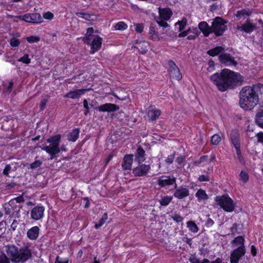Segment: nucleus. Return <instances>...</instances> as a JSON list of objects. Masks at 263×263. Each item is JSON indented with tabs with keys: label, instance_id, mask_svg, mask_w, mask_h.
Masks as SVG:
<instances>
[{
	"label": "nucleus",
	"instance_id": "obj_48",
	"mask_svg": "<svg viewBox=\"0 0 263 263\" xmlns=\"http://www.w3.org/2000/svg\"><path fill=\"white\" fill-rule=\"evenodd\" d=\"M0 263H10L9 259L4 253L0 254Z\"/></svg>",
	"mask_w": 263,
	"mask_h": 263
},
{
	"label": "nucleus",
	"instance_id": "obj_44",
	"mask_svg": "<svg viewBox=\"0 0 263 263\" xmlns=\"http://www.w3.org/2000/svg\"><path fill=\"white\" fill-rule=\"evenodd\" d=\"M76 15L78 17H82L83 18L85 19L86 20H90L91 18V17L92 16V15L88 14V13H85L82 12H77L76 13Z\"/></svg>",
	"mask_w": 263,
	"mask_h": 263
},
{
	"label": "nucleus",
	"instance_id": "obj_17",
	"mask_svg": "<svg viewBox=\"0 0 263 263\" xmlns=\"http://www.w3.org/2000/svg\"><path fill=\"white\" fill-rule=\"evenodd\" d=\"M145 152L141 147H139L135 153V160L141 163L145 160Z\"/></svg>",
	"mask_w": 263,
	"mask_h": 263
},
{
	"label": "nucleus",
	"instance_id": "obj_21",
	"mask_svg": "<svg viewBox=\"0 0 263 263\" xmlns=\"http://www.w3.org/2000/svg\"><path fill=\"white\" fill-rule=\"evenodd\" d=\"M230 137L231 141L234 147H240L239 134L236 130H233L231 132Z\"/></svg>",
	"mask_w": 263,
	"mask_h": 263
},
{
	"label": "nucleus",
	"instance_id": "obj_31",
	"mask_svg": "<svg viewBox=\"0 0 263 263\" xmlns=\"http://www.w3.org/2000/svg\"><path fill=\"white\" fill-rule=\"evenodd\" d=\"M148 43L145 41H140L136 47L142 54H145L147 51V45Z\"/></svg>",
	"mask_w": 263,
	"mask_h": 263
},
{
	"label": "nucleus",
	"instance_id": "obj_64",
	"mask_svg": "<svg viewBox=\"0 0 263 263\" xmlns=\"http://www.w3.org/2000/svg\"><path fill=\"white\" fill-rule=\"evenodd\" d=\"M60 257L59 256H58L56 257V259L55 260V263H68V260L66 259L64 261H62V260H60Z\"/></svg>",
	"mask_w": 263,
	"mask_h": 263
},
{
	"label": "nucleus",
	"instance_id": "obj_2",
	"mask_svg": "<svg viewBox=\"0 0 263 263\" xmlns=\"http://www.w3.org/2000/svg\"><path fill=\"white\" fill-rule=\"evenodd\" d=\"M259 98L255 89L251 86L243 87L239 92V105L246 110H251L258 103Z\"/></svg>",
	"mask_w": 263,
	"mask_h": 263
},
{
	"label": "nucleus",
	"instance_id": "obj_8",
	"mask_svg": "<svg viewBox=\"0 0 263 263\" xmlns=\"http://www.w3.org/2000/svg\"><path fill=\"white\" fill-rule=\"evenodd\" d=\"M150 170L149 165L142 164L134 168L132 173L136 177H142L146 176Z\"/></svg>",
	"mask_w": 263,
	"mask_h": 263
},
{
	"label": "nucleus",
	"instance_id": "obj_20",
	"mask_svg": "<svg viewBox=\"0 0 263 263\" xmlns=\"http://www.w3.org/2000/svg\"><path fill=\"white\" fill-rule=\"evenodd\" d=\"M8 204L11 207L10 209L12 210V215L13 216L18 218L22 206L16 205L14 200H10Z\"/></svg>",
	"mask_w": 263,
	"mask_h": 263
},
{
	"label": "nucleus",
	"instance_id": "obj_26",
	"mask_svg": "<svg viewBox=\"0 0 263 263\" xmlns=\"http://www.w3.org/2000/svg\"><path fill=\"white\" fill-rule=\"evenodd\" d=\"M175 181V178L168 177L165 179H159L158 181V184L161 187H164L166 185L173 184Z\"/></svg>",
	"mask_w": 263,
	"mask_h": 263
},
{
	"label": "nucleus",
	"instance_id": "obj_28",
	"mask_svg": "<svg viewBox=\"0 0 263 263\" xmlns=\"http://www.w3.org/2000/svg\"><path fill=\"white\" fill-rule=\"evenodd\" d=\"M245 239L242 236L235 237L232 241L233 245L238 248H245L244 246Z\"/></svg>",
	"mask_w": 263,
	"mask_h": 263
},
{
	"label": "nucleus",
	"instance_id": "obj_62",
	"mask_svg": "<svg viewBox=\"0 0 263 263\" xmlns=\"http://www.w3.org/2000/svg\"><path fill=\"white\" fill-rule=\"evenodd\" d=\"M198 180L201 182L208 181L210 180L209 176L204 175L200 176Z\"/></svg>",
	"mask_w": 263,
	"mask_h": 263
},
{
	"label": "nucleus",
	"instance_id": "obj_45",
	"mask_svg": "<svg viewBox=\"0 0 263 263\" xmlns=\"http://www.w3.org/2000/svg\"><path fill=\"white\" fill-rule=\"evenodd\" d=\"M42 161L41 160H35L34 162L30 164V167L31 169L36 168L40 167L42 165Z\"/></svg>",
	"mask_w": 263,
	"mask_h": 263
},
{
	"label": "nucleus",
	"instance_id": "obj_50",
	"mask_svg": "<svg viewBox=\"0 0 263 263\" xmlns=\"http://www.w3.org/2000/svg\"><path fill=\"white\" fill-rule=\"evenodd\" d=\"M10 44L13 47H17L20 44V41L15 38H12L10 40Z\"/></svg>",
	"mask_w": 263,
	"mask_h": 263
},
{
	"label": "nucleus",
	"instance_id": "obj_27",
	"mask_svg": "<svg viewBox=\"0 0 263 263\" xmlns=\"http://www.w3.org/2000/svg\"><path fill=\"white\" fill-rule=\"evenodd\" d=\"M80 134V129L75 128L69 133L68 135V140L72 142H75L78 138Z\"/></svg>",
	"mask_w": 263,
	"mask_h": 263
},
{
	"label": "nucleus",
	"instance_id": "obj_47",
	"mask_svg": "<svg viewBox=\"0 0 263 263\" xmlns=\"http://www.w3.org/2000/svg\"><path fill=\"white\" fill-rule=\"evenodd\" d=\"M236 151V154L237 156V158L240 162L243 163L244 161L242 156L241 155L240 147H235Z\"/></svg>",
	"mask_w": 263,
	"mask_h": 263
},
{
	"label": "nucleus",
	"instance_id": "obj_4",
	"mask_svg": "<svg viewBox=\"0 0 263 263\" xmlns=\"http://www.w3.org/2000/svg\"><path fill=\"white\" fill-rule=\"evenodd\" d=\"M227 21L220 17H216L214 19L212 24V32H214L216 36H221L227 29L226 24Z\"/></svg>",
	"mask_w": 263,
	"mask_h": 263
},
{
	"label": "nucleus",
	"instance_id": "obj_34",
	"mask_svg": "<svg viewBox=\"0 0 263 263\" xmlns=\"http://www.w3.org/2000/svg\"><path fill=\"white\" fill-rule=\"evenodd\" d=\"M173 199V197L165 196L161 197V199L158 200L159 202L162 206H167L171 202Z\"/></svg>",
	"mask_w": 263,
	"mask_h": 263
},
{
	"label": "nucleus",
	"instance_id": "obj_22",
	"mask_svg": "<svg viewBox=\"0 0 263 263\" xmlns=\"http://www.w3.org/2000/svg\"><path fill=\"white\" fill-rule=\"evenodd\" d=\"M39 231L40 229L37 226H34L31 228L27 233V237L31 240L36 239L39 236Z\"/></svg>",
	"mask_w": 263,
	"mask_h": 263
},
{
	"label": "nucleus",
	"instance_id": "obj_37",
	"mask_svg": "<svg viewBox=\"0 0 263 263\" xmlns=\"http://www.w3.org/2000/svg\"><path fill=\"white\" fill-rule=\"evenodd\" d=\"M196 196L198 200H206L208 198V196L205 192L201 189L199 190L196 193Z\"/></svg>",
	"mask_w": 263,
	"mask_h": 263
},
{
	"label": "nucleus",
	"instance_id": "obj_36",
	"mask_svg": "<svg viewBox=\"0 0 263 263\" xmlns=\"http://www.w3.org/2000/svg\"><path fill=\"white\" fill-rule=\"evenodd\" d=\"M41 148L42 150L46 151L48 154L50 155V160L53 159L55 157L56 155L60 152V151L52 150L49 149L48 147H41Z\"/></svg>",
	"mask_w": 263,
	"mask_h": 263
},
{
	"label": "nucleus",
	"instance_id": "obj_35",
	"mask_svg": "<svg viewBox=\"0 0 263 263\" xmlns=\"http://www.w3.org/2000/svg\"><path fill=\"white\" fill-rule=\"evenodd\" d=\"M187 227L189 228V230L193 233H197L199 229L195 223V222L193 221H189L186 223Z\"/></svg>",
	"mask_w": 263,
	"mask_h": 263
},
{
	"label": "nucleus",
	"instance_id": "obj_6",
	"mask_svg": "<svg viewBox=\"0 0 263 263\" xmlns=\"http://www.w3.org/2000/svg\"><path fill=\"white\" fill-rule=\"evenodd\" d=\"M18 18L28 23L39 24L43 22V18L38 13H27L18 16Z\"/></svg>",
	"mask_w": 263,
	"mask_h": 263
},
{
	"label": "nucleus",
	"instance_id": "obj_23",
	"mask_svg": "<svg viewBox=\"0 0 263 263\" xmlns=\"http://www.w3.org/2000/svg\"><path fill=\"white\" fill-rule=\"evenodd\" d=\"M94 29L92 27L87 28L85 36L83 38V41L87 44H90L91 41L93 39L95 36L93 34Z\"/></svg>",
	"mask_w": 263,
	"mask_h": 263
},
{
	"label": "nucleus",
	"instance_id": "obj_5",
	"mask_svg": "<svg viewBox=\"0 0 263 263\" xmlns=\"http://www.w3.org/2000/svg\"><path fill=\"white\" fill-rule=\"evenodd\" d=\"M216 201L218 204L226 212H231L234 210V203L233 200L228 195L221 197L217 196Z\"/></svg>",
	"mask_w": 263,
	"mask_h": 263
},
{
	"label": "nucleus",
	"instance_id": "obj_38",
	"mask_svg": "<svg viewBox=\"0 0 263 263\" xmlns=\"http://www.w3.org/2000/svg\"><path fill=\"white\" fill-rule=\"evenodd\" d=\"M107 218H108L107 213H104V214L103 215L102 218L100 220L99 223H96L95 224V228L97 229L100 228L102 226H103L105 223Z\"/></svg>",
	"mask_w": 263,
	"mask_h": 263
},
{
	"label": "nucleus",
	"instance_id": "obj_43",
	"mask_svg": "<svg viewBox=\"0 0 263 263\" xmlns=\"http://www.w3.org/2000/svg\"><path fill=\"white\" fill-rule=\"evenodd\" d=\"M115 28L117 30H124L127 28V25L123 22H120L117 23Z\"/></svg>",
	"mask_w": 263,
	"mask_h": 263
},
{
	"label": "nucleus",
	"instance_id": "obj_52",
	"mask_svg": "<svg viewBox=\"0 0 263 263\" xmlns=\"http://www.w3.org/2000/svg\"><path fill=\"white\" fill-rule=\"evenodd\" d=\"M238 225L236 223H234L230 229L232 234L235 235L237 232Z\"/></svg>",
	"mask_w": 263,
	"mask_h": 263
},
{
	"label": "nucleus",
	"instance_id": "obj_10",
	"mask_svg": "<svg viewBox=\"0 0 263 263\" xmlns=\"http://www.w3.org/2000/svg\"><path fill=\"white\" fill-rule=\"evenodd\" d=\"M220 62L226 66H236L237 62L234 60L233 57L227 53H221L219 56Z\"/></svg>",
	"mask_w": 263,
	"mask_h": 263
},
{
	"label": "nucleus",
	"instance_id": "obj_1",
	"mask_svg": "<svg viewBox=\"0 0 263 263\" xmlns=\"http://www.w3.org/2000/svg\"><path fill=\"white\" fill-rule=\"evenodd\" d=\"M210 79L222 92L229 89H233L242 84L243 77L239 73L228 69H223L221 72H216L210 77Z\"/></svg>",
	"mask_w": 263,
	"mask_h": 263
},
{
	"label": "nucleus",
	"instance_id": "obj_30",
	"mask_svg": "<svg viewBox=\"0 0 263 263\" xmlns=\"http://www.w3.org/2000/svg\"><path fill=\"white\" fill-rule=\"evenodd\" d=\"M223 50L224 48L221 46H217L208 51L207 53L210 56L214 57L219 54L220 53H221Z\"/></svg>",
	"mask_w": 263,
	"mask_h": 263
},
{
	"label": "nucleus",
	"instance_id": "obj_9",
	"mask_svg": "<svg viewBox=\"0 0 263 263\" xmlns=\"http://www.w3.org/2000/svg\"><path fill=\"white\" fill-rule=\"evenodd\" d=\"M61 138V135H57L55 136H52L47 139V142L49 143L50 144L48 146H43V147H48L49 149L52 150H57L60 151V147H59V143Z\"/></svg>",
	"mask_w": 263,
	"mask_h": 263
},
{
	"label": "nucleus",
	"instance_id": "obj_33",
	"mask_svg": "<svg viewBox=\"0 0 263 263\" xmlns=\"http://www.w3.org/2000/svg\"><path fill=\"white\" fill-rule=\"evenodd\" d=\"M251 13V12L249 9H242L241 10H239L237 12L236 14H235V16L238 18V19H240L242 17H245V16H249Z\"/></svg>",
	"mask_w": 263,
	"mask_h": 263
},
{
	"label": "nucleus",
	"instance_id": "obj_14",
	"mask_svg": "<svg viewBox=\"0 0 263 263\" xmlns=\"http://www.w3.org/2000/svg\"><path fill=\"white\" fill-rule=\"evenodd\" d=\"M102 42V38L99 35L95 36L91 45V48L92 51H90L91 53H93L96 51H98L101 47Z\"/></svg>",
	"mask_w": 263,
	"mask_h": 263
},
{
	"label": "nucleus",
	"instance_id": "obj_58",
	"mask_svg": "<svg viewBox=\"0 0 263 263\" xmlns=\"http://www.w3.org/2000/svg\"><path fill=\"white\" fill-rule=\"evenodd\" d=\"M143 25L142 24H137L136 25V31L138 33H141L143 30Z\"/></svg>",
	"mask_w": 263,
	"mask_h": 263
},
{
	"label": "nucleus",
	"instance_id": "obj_60",
	"mask_svg": "<svg viewBox=\"0 0 263 263\" xmlns=\"http://www.w3.org/2000/svg\"><path fill=\"white\" fill-rule=\"evenodd\" d=\"M247 136L249 138L252 139L254 137H256V134L254 133L253 130H250L249 128L247 130Z\"/></svg>",
	"mask_w": 263,
	"mask_h": 263
},
{
	"label": "nucleus",
	"instance_id": "obj_54",
	"mask_svg": "<svg viewBox=\"0 0 263 263\" xmlns=\"http://www.w3.org/2000/svg\"><path fill=\"white\" fill-rule=\"evenodd\" d=\"M255 135L257 137V142L263 144V133L259 132Z\"/></svg>",
	"mask_w": 263,
	"mask_h": 263
},
{
	"label": "nucleus",
	"instance_id": "obj_12",
	"mask_svg": "<svg viewBox=\"0 0 263 263\" xmlns=\"http://www.w3.org/2000/svg\"><path fill=\"white\" fill-rule=\"evenodd\" d=\"M44 211L43 206H36L30 212L31 218L34 220H40L43 217Z\"/></svg>",
	"mask_w": 263,
	"mask_h": 263
},
{
	"label": "nucleus",
	"instance_id": "obj_49",
	"mask_svg": "<svg viewBox=\"0 0 263 263\" xmlns=\"http://www.w3.org/2000/svg\"><path fill=\"white\" fill-rule=\"evenodd\" d=\"M26 40L29 43H33L39 42L40 41V37L36 36H31L27 37Z\"/></svg>",
	"mask_w": 263,
	"mask_h": 263
},
{
	"label": "nucleus",
	"instance_id": "obj_46",
	"mask_svg": "<svg viewBox=\"0 0 263 263\" xmlns=\"http://www.w3.org/2000/svg\"><path fill=\"white\" fill-rule=\"evenodd\" d=\"M30 59L29 58L28 54H25L23 57L18 59V61L22 62L25 64H29L30 62Z\"/></svg>",
	"mask_w": 263,
	"mask_h": 263
},
{
	"label": "nucleus",
	"instance_id": "obj_24",
	"mask_svg": "<svg viewBox=\"0 0 263 263\" xmlns=\"http://www.w3.org/2000/svg\"><path fill=\"white\" fill-rule=\"evenodd\" d=\"M86 89H77L74 91H71L65 95V98H71V99H78L82 94L84 93Z\"/></svg>",
	"mask_w": 263,
	"mask_h": 263
},
{
	"label": "nucleus",
	"instance_id": "obj_63",
	"mask_svg": "<svg viewBox=\"0 0 263 263\" xmlns=\"http://www.w3.org/2000/svg\"><path fill=\"white\" fill-rule=\"evenodd\" d=\"M190 30H191V29L189 28L187 30L180 33L178 35V37H183L186 36L187 35L188 33L190 31Z\"/></svg>",
	"mask_w": 263,
	"mask_h": 263
},
{
	"label": "nucleus",
	"instance_id": "obj_19",
	"mask_svg": "<svg viewBox=\"0 0 263 263\" xmlns=\"http://www.w3.org/2000/svg\"><path fill=\"white\" fill-rule=\"evenodd\" d=\"M198 27L205 36H208L212 32V26L210 27L205 22H201L198 25Z\"/></svg>",
	"mask_w": 263,
	"mask_h": 263
},
{
	"label": "nucleus",
	"instance_id": "obj_25",
	"mask_svg": "<svg viewBox=\"0 0 263 263\" xmlns=\"http://www.w3.org/2000/svg\"><path fill=\"white\" fill-rule=\"evenodd\" d=\"M237 29L239 30L244 31L247 33H251L255 29V26L251 24L250 23H247L242 25V26H237Z\"/></svg>",
	"mask_w": 263,
	"mask_h": 263
},
{
	"label": "nucleus",
	"instance_id": "obj_61",
	"mask_svg": "<svg viewBox=\"0 0 263 263\" xmlns=\"http://www.w3.org/2000/svg\"><path fill=\"white\" fill-rule=\"evenodd\" d=\"M12 200H14L15 203H21L24 201V199L23 196H20L18 197L12 199Z\"/></svg>",
	"mask_w": 263,
	"mask_h": 263
},
{
	"label": "nucleus",
	"instance_id": "obj_55",
	"mask_svg": "<svg viewBox=\"0 0 263 263\" xmlns=\"http://www.w3.org/2000/svg\"><path fill=\"white\" fill-rule=\"evenodd\" d=\"M47 102V100L46 99H43L41 100L40 104V108L41 110H43L45 109Z\"/></svg>",
	"mask_w": 263,
	"mask_h": 263
},
{
	"label": "nucleus",
	"instance_id": "obj_13",
	"mask_svg": "<svg viewBox=\"0 0 263 263\" xmlns=\"http://www.w3.org/2000/svg\"><path fill=\"white\" fill-rule=\"evenodd\" d=\"M119 107L111 103H106L98 107L99 111L102 112H111L117 111L119 109Z\"/></svg>",
	"mask_w": 263,
	"mask_h": 263
},
{
	"label": "nucleus",
	"instance_id": "obj_15",
	"mask_svg": "<svg viewBox=\"0 0 263 263\" xmlns=\"http://www.w3.org/2000/svg\"><path fill=\"white\" fill-rule=\"evenodd\" d=\"M159 14L160 18L165 21H168L173 14L172 10L168 8L161 9L159 8Z\"/></svg>",
	"mask_w": 263,
	"mask_h": 263
},
{
	"label": "nucleus",
	"instance_id": "obj_3",
	"mask_svg": "<svg viewBox=\"0 0 263 263\" xmlns=\"http://www.w3.org/2000/svg\"><path fill=\"white\" fill-rule=\"evenodd\" d=\"M7 253L12 262L24 263L31 257V252L28 246H23L20 249L14 245L7 247Z\"/></svg>",
	"mask_w": 263,
	"mask_h": 263
},
{
	"label": "nucleus",
	"instance_id": "obj_57",
	"mask_svg": "<svg viewBox=\"0 0 263 263\" xmlns=\"http://www.w3.org/2000/svg\"><path fill=\"white\" fill-rule=\"evenodd\" d=\"M11 168V165L10 164H7L3 170V174L8 176L9 174V172L10 171Z\"/></svg>",
	"mask_w": 263,
	"mask_h": 263
},
{
	"label": "nucleus",
	"instance_id": "obj_7",
	"mask_svg": "<svg viewBox=\"0 0 263 263\" xmlns=\"http://www.w3.org/2000/svg\"><path fill=\"white\" fill-rule=\"evenodd\" d=\"M168 65L171 77L178 81L181 80L182 79L181 73L174 62L172 60H170L168 62Z\"/></svg>",
	"mask_w": 263,
	"mask_h": 263
},
{
	"label": "nucleus",
	"instance_id": "obj_18",
	"mask_svg": "<svg viewBox=\"0 0 263 263\" xmlns=\"http://www.w3.org/2000/svg\"><path fill=\"white\" fill-rule=\"evenodd\" d=\"M134 155H126L123 159L122 164V167L124 170H130L133 161Z\"/></svg>",
	"mask_w": 263,
	"mask_h": 263
},
{
	"label": "nucleus",
	"instance_id": "obj_41",
	"mask_svg": "<svg viewBox=\"0 0 263 263\" xmlns=\"http://www.w3.org/2000/svg\"><path fill=\"white\" fill-rule=\"evenodd\" d=\"M156 22L159 24L160 27H162L163 28H167L168 27V24L166 22V21L160 18L159 17L155 18Z\"/></svg>",
	"mask_w": 263,
	"mask_h": 263
},
{
	"label": "nucleus",
	"instance_id": "obj_53",
	"mask_svg": "<svg viewBox=\"0 0 263 263\" xmlns=\"http://www.w3.org/2000/svg\"><path fill=\"white\" fill-rule=\"evenodd\" d=\"M173 219L177 222H181L183 220V218L179 214H175L172 217Z\"/></svg>",
	"mask_w": 263,
	"mask_h": 263
},
{
	"label": "nucleus",
	"instance_id": "obj_11",
	"mask_svg": "<svg viewBox=\"0 0 263 263\" xmlns=\"http://www.w3.org/2000/svg\"><path fill=\"white\" fill-rule=\"evenodd\" d=\"M246 253L245 248H237L234 250L230 255V263H238L240 258Z\"/></svg>",
	"mask_w": 263,
	"mask_h": 263
},
{
	"label": "nucleus",
	"instance_id": "obj_16",
	"mask_svg": "<svg viewBox=\"0 0 263 263\" xmlns=\"http://www.w3.org/2000/svg\"><path fill=\"white\" fill-rule=\"evenodd\" d=\"M189 195V191L187 189L180 187L177 189L174 196L178 199H183Z\"/></svg>",
	"mask_w": 263,
	"mask_h": 263
},
{
	"label": "nucleus",
	"instance_id": "obj_32",
	"mask_svg": "<svg viewBox=\"0 0 263 263\" xmlns=\"http://www.w3.org/2000/svg\"><path fill=\"white\" fill-rule=\"evenodd\" d=\"M161 111L158 109L150 110L148 113V116L152 121H155L158 119L160 115Z\"/></svg>",
	"mask_w": 263,
	"mask_h": 263
},
{
	"label": "nucleus",
	"instance_id": "obj_29",
	"mask_svg": "<svg viewBox=\"0 0 263 263\" xmlns=\"http://www.w3.org/2000/svg\"><path fill=\"white\" fill-rule=\"evenodd\" d=\"M255 123L259 127L263 128V108L257 112L255 116Z\"/></svg>",
	"mask_w": 263,
	"mask_h": 263
},
{
	"label": "nucleus",
	"instance_id": "obj_56",
	"mask_svg": "<svg viewBox=\"0 0 263 263\" xmlns=\"http://www.w3.org/2000/svg\"><path fill=\"white\" fill-rule=\"evenodd\" d=\"M43 17L45 19L51 20L53 17V14L50 12H47L43 14Z\"/></svg>",
	"mask_w": 263,
	"mask_h": 263
},
{
	"label": "nucleus",
	"instance_id": "obj_39",
	"mask_svg": "<svg viewBox=\"0 0 263 263\" xmlns=\"http://www.w3.org/2000/svg\"><path fill=\"white\" fill-rule=\"evenodd\" d=\"M187 20L185 18H182L181 21H178L177 23L175 24V26L177 27V26H179V31H181L183 30L185 27L186 25Z\"/></svg>",
	"mask_w": 263,
	"mask_h": 263
},
{
	"label": "nucleus",
	"instance_id": "obj_42",
	"mask_svg": "<svg viewBox=\"0 0 263 263\" xmlns=\"http://www.w3.org/2000/svg\"><path fill=\"white\" fill-rule=\"evenodd\" d=\"M221 141V137L218 134H214L211 137V143L213 145H218Z\"/></svg>",
	"mask_w": 263,
	"mask_h": 263
},
{
	"label": "nucleus",
	"instance_id": "obj_40",
	"mask_svg": "<svg viewBox=\"0 0 263 263\" xmlns=\"http://www.w3.org/2000/svg\"><path fill=\"white\" fill-rule=\"evenodd\" d=\"M248 174L243 171H241L239 174L240 180H241L243 183H246L249 180Z\"/></svg>",
	"mask_w": 263,
	"mask_h": 263
},
{
	"label": "nucleus",
	"instance_id": "obj_51",
	"mask_svg": "<svg viewBox=\"0 0 263 263\" xmlns=\"http://www.w3.org/2000/svg\"><path fill=\"white\" fill-rule=\"evenodd\" d=\"M83 106H84V107L85 108V111H84V115L85 116H87L88 115V114L89 112V107L88 106V102L87 101V100L85 99L84 101H83Z\"/></svg>",
	"mask_w": 263,
	"mask_h": 263
},
{
	"label": "nucleus",
	"instance_id": "obj_59",
	"mask_svg": "<svg viewBox=\"0 0 263 263\" xmlns=\"http://www.w3.org/2000/svg\"><path fill=\"white\" fill-rule=\"evenodd\" d=\"M174 158H175L174 154V155H169L167 157L165 161L168 164H172L173 162V161H174Z\"/></svg>",
	"mask_w": 263,
	"mask_h": 263
}]
</instances>
